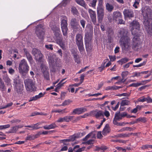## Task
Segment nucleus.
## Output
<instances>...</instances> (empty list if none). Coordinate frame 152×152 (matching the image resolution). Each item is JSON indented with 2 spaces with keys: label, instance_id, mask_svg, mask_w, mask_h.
Listing matches in <instances>:
<instances>
[{
  "label": "nucleus",
  "instance_id": "nucleus-1",
  "mask_svg": "<svg viewBox=\"0 0 152 152\" xmlns=\"http://www.w3.org/2000/svg\"><path fill=\"white\" fill-rule=\"evenodd\" d=\"M144 18L143 24L148 35H152V18H149L151 10L148 7H145L142 10Z\"/></svg>",
  "mask_w": 152,
  "mask_h": 152
},
{
  "label": "nucleus",
  "instance_id": "nucleus-2",
  "mask_svg": "<svg viewBox=\"0 0 152 152\" xmlns=\"http://www.w3.org/2000/svg\"><path fill=\"white\" fill-rule=\"evenodd\" d=\"M128 32L127 29L121 28L119 32V34L121 36L120 40V44L123 50H129L130 45V39L127 36Z\"/></svg>",
  "mask_w": 152,
  "mask_h": 152
},
{
  "label": "nucleus",
  "instance_id": "nucleus-3",
  "mask_svg": "<svg viewBox=\"0 0 152 152\" xmlns=\"http://www.w3.org/2000/svg\"><path fill=\"white\" fill-rule=\"evenodd\" d=\"M29 66L26 60L23 59L20 62L19 64L18 70L19 72L23 75H26L28 72Z\"/></svg>",
  "mask_w": 152,
  "mask_h": 152
},
{
  "label": "nucleus",
  "instance_id": "nucleus-4",
  "mask_svg": "<svg viewBox=\"0 0 152 152\" xmlns=\"http://www.w3.org/2000/svg\"><path fill=\"white\" fill-rule=\"evenodd\" d=\"M34 30L37 37L41 40H43L44 39L45 31L44 26L42 24L37 25Z\"/></svg>",
  "mask_w": 152,
  "mask_h": 152
},
{
  "label": "nucleus",
  "instance_id": "nucleus-5",
  "mask_svg": "<svg viewBox=\"0 0 152 152\" xmlns=\"http://www.w3.org/2000/svg\"><path fill=\"white\" fill-rule=\"evenodd\" d=\"M76 43L78 49L80 53H82L84 51L83 46V37L80 34H77L75 37Z\"/></svg>",
  "mask_w": 152,
  "mask_h": 152
},
{
  "label": "nucleus",
  "instance_id": "nucleus-6",
  "mask_svg": "<svg viewBox=\"0 0 152 152\" xmlns=\"http://www.w3.org/2000/svg\"><path fill=\"white\" fill-rule=\"evenodd\" d=\"M14 80V83L15 84L14 88L15 93L18 94H22L23 88V83L20 82L19 76L17 77V78H16Z\"/></svg>",
  "mask_w": 152,
  "mask_h": 152
},
{
  "label": "nucleus",
  "instance_id": "nucleus-7",
  "mask_svg": "<svg viewBox=\"0 0 152 152\" xmlns=\"http://www.w3.org/2000/svg\"><path fill=\"white\" fill-rule=\"evenodd\" d=\"M67 18L65 16L62 18L61 22V26L63 34L66 37H67V31L68 30L67 27Z\"/></svg>",
  "mask_w": 152,
  "mask_h": 152
},
{
  "label": "nucleus",
  "instance_id": "nucleus-8",
  "mask_svg": "<svg viewBox=\"0 0 152 152\" xmlns=\"http://www.w3.org/2000/svg\"><path fill=\"white\" fill-rule=\"evenodd\" d=\"M24 82L26 89L27 91L31 92L35 90V83L32 80L26 79L24 80Z\"/></svg>",
  "mask_w": 152,
  "mask_h": 152
},
{
  "label": "nucleus",
  "instance_id": "nucleus-9",
  "mask_svg": "<svg viewBox=\"0 0 152 152\" xmlns=\"http://www.w3.org/2000/svg\"><path fill=\"white\" fill-rule=\"evenodd\" d=\"M79 20L75 18H72L70 21V25L74 31H78L79 32H82V28L79 25Z\"/></svg>",
  "mask_w": 152,
  "mask_h": 152
},
{
  "label": "nucleus",
  "instance_id": "nucleus-10",
  "mask_svg": "<svg viewBox=\"0 0 152 152\" xmlns=\"http://www.w3.org/2000/svg\"><path fill=\"white\" fill-rule=\"evenodd\" d=\"M130 26L132 27L131 29L132 35L137 36L138 35L137 31L139 30L140 26L138 22L134 20L130 24Z\"/></svg>",
  "mask_w": 152,
  "mask_h": 152
},
{
  "label": "nucleus",
  "instance_id": "nucleus-11",
  "mask_svg": "<svg viewBox=\"0 0 152 152\" xmlns=\"http://www.w3.org/2000/svg\"><path fill=\"white\" fill-rule=\"evenodd\" d=\"M140 41L137 36H135L132 40V48L135 51H137L139 49Z\"/></svg>",
  "mask_w": 152,
  "mask_h": 152
},
{
  "label": "nucleus",
  "instance_id": "nucleus-12",
  "mask_svg": "<svg viewBox=\"0 0 152 152\" xmlns=\"http://www.w3.org/2000/svg\"><path fill=\"white\" fill-rule=\"evenodd\" d=\"M104 10L103 8H97V15L98 22L101 23L104 16Z\"/></svg>",
  "mask_w": 152,
  "mask_h": 152
},
{
  "label": "nucleus",
  "instance_id": "nucleus-13",
  "mask_svg": "<svg viewBox=\"0 0 152 152\" xmlns=\"http://www.w3.org/2000/svg\"><path fill=\"white\" fill-rule=\"evenodd\" d=\"M123 13L125 18H131L134 17V12L132 10L130 9H125L123 11Z\"/></svg>",
  "mask_w": 152,
  "mask_h": 152
},
{
  "label": "nucleus",
  "instance_id": "nucleus-14",
  "mask_svg": "<svg viewBox=\"0 0 152 152\" xmlns=\"http://www.w3.org/2000/svg\"><path fill=\"white\" fill-rule=\"evenodd\" d=\"M88 11L89 13L92 22L94 25H96V15L95 12L90 9H88Z\"/></svg>",
  "mask_w": 152,
  "mask_h": 152
},
{
  "label": "nucleus",
  "instance_id": "nucleus-15",
  "mask_svg": "<svg viewBox=\"0 0 152 152\" xmlns=\"http://www.w3.org/2000/svg\"><path fill=\"white\" fill-rule=\"evenodd\" d=\"M74 117L73 116H66L64 117H60L56 122L61 123L63 122H69L72 121Z\"/></svg>",
  "mask_w": 152,
  "mask_h": 152
},
{
  "label": "nucleus",
  "instance_id": "nucleus-16",
  "mask_svg": "<svg viewBox=\"0 0 152 152\" xmlns=\"http://www.w3.org/2000/svg\"><path fill=\"white\" fill-rule=\"evenodd\" d=\"M87 111V109L84 107H80L74 109L72 112V115H80Z\"/></svg>",
  "mask_w": 152,
  "mask_h": 152
},
{
  "label": "nucleus",
  "instance_id": "nucleus-17",
  "mask_svg": "<svg viewBox=\"0 0 152 152\" xmlns=\"http://www.w3.org/2000/svg\"><path fill=\"white\" fill-rule=\"evenodd\" d=\"M93 114L96 118H99L100 117H104V115L103 114V111L102 110H96L92 112Z\"/></svg>",
  "mask_w": 152,
  "mask_h": 152
},
{
  "label": "nucleus",
  "instance_id": "nucleus-18",
  "mask_svg": "<svg viewBox=\"0 0 152 152\" xmlns=\"http://www.w3.org/2000/svg\"><path fill=\"white\" fill-rule=\"evenodd\" d=\"M122 15L121 13L119 12L116 11L113 13V19L116 21L117 20H119L121 18Z\"/></svg>",
  "mask_w": 152,
  "mask_h": 152
},
{
  "label": "nucleus",
  "instance_id": "nucleus-19",
  "mask_svg": "<svg viewBox=\"0 0 152 152\" xmlns=\"http://www.w3.org/2000/svg\"><path fill=\"white\" fill-rule=\"evenodd\" d=\"M55 36L56 37V41L57 44L63 42V37L60 33H57Z\"/></svg>",
  "mask_w": 152,
  "mask_h": 152
},
{
  "label": "nucleus",
  "instance_id": "nucleus-20",
  "mask_svg": "<svg viewBox=\"0 0 152 152\" xmlns=\"http://www.w3.org/2000/svg\"><path fill=\"white\" fill-rule=\"evenodd\" d=\"M110 129L109 125L108 124H106L102 132L103 135L104 136L106 135L107 134L110 132Z\"/></svg>",
  "mask_w": 152,
  "mask_h": 152
},
{
  "label": "nucleus",
  "instance_id": "nucleus-21",
  "mask_svg": "<svg viewBox=\"0 0 152 152\" xmlns=\"http://www.w3.org/2000/svg\"><path fill=\"white\" fill-rule=\"evenodd\" d=\"M39 134H37L35 135H28L27 137H26V140H34L35 139L38 138L39 136Z\"/></svg>",
  "mask_w": 152,
  "mask_h": 152
},
{
  "label": "nucleus",
  "instance_id": "nucleus-22",
  "mask_svg": "<svg viewBox=\"0 0 152 152\" xmlns=\"http://www.w3.org/2000/svg\"><path fill=\"white\" fill-rule=\"evenodd\" d=\"M86 48L87 52H90L92 49L93 45L91 42H85Z\"/></svg>",
  "mask_w": 152,
  "mask_h": 152
},
{
  "label": "nucleus",
  "instance_id": "nucleus-23",
  "mask_svg": "<svg viewBox=\"0 0 152 152\" xmlns=\"http://www.w3.org/2000/svg\"><path fill=\"white\" fill-rule=\"evenodd\" d=\"M34 56L35 59L37 61H41L43 57V56L40 51H39V53H38L35 56Z\"/></svg>",
  "mask_w": 152,
  "mask_h": 152
},
{
  "label": "nucleus",
  "instance_id": "nucleus-24",
  "mask_svg": "<svg viewBox=\"0 0 152 152\" xmlns=\"http://www.w3.org/2000/svg\"><path fill=\"white\" fill-rule=\"evenodd\" d=\"M34 56L35 59L37 61H41L43 57V56L40 51H39V53H38L35 56Z\"/></svg>",
  "mask_w": 152,
  "mask_h": 152
},
{
  "label": "nucleus",
  "instance_id": "nucleus-25",
  "mask_svg": "<svg viewBox=\"0 0 152 152\" xmlns=\"http://www.w3.org/2000/svg\"><path fill=\"white\" fill-rule=\"evenodd\" d=\"M80 145H77L75 146L73 148V150H74V152H81L82 151L84 150L85 147H84L81 148H79Z\"/></svg>",
  "mask_w": 152,
  "mask_h": 152
},
{
  "label": "nucleus",
  "instance_id": "nucleus-26",
  "mask_svg": "<svg viewBox=\"0 0 152 152\" xmlns=\"http://www.w3.org/2000/svg\"><path fill=\"white\" fill-rule=\"evenodd\" d=\"M91 37L88 32L85 33V42H91Z\"/></svg>",
  "mask_w": 152,
  "mask_h": 152
},
{
  "label": "nucleus",
  "instance_id": "nucleus-27",
  "mask_svg": "<svg viewBox=\"0 0 152 152\" xmlns=\"http://www.w3.org/2000/svg\"><path fill=\"white\" fill-rule=\"evenodd\" d=\"M55 123H52L48 126H43V128L45 129L49 130L50 129H54L57 127Z\"/></svg>",
  "mask_w": 152,
  "mask_h": 152
},
{
  "label": "nucleus",
  "instance_id": "nucleus-28",
  "mask_svg": "<svg viewBox=\"0 0 152 152\" xmlns=\"http://www.w3.org/2000/svg\"><path fill=\"white\" fill-rule=\"evenodd\" d=\"M133 134V133L119 134H118L117 136L118 137L120 138H124L126 137H128Z\"/></svg>",
  "mask_w": 152,
  "mask_h": 152
},
{
  "label": "nucleus",
  "instance_id": "nucleus-29",
  "mask_svg": "<svg viewBox=\"0 0 152 152\" xmlns=\"http://www.w3.org/2000/svg\"><path fill=\"white\" fill-rule=\"evenodd\" d=\"M95 149L94 150V151H99L100 150L104 151L107 149V148L105 146L102 145L100 147L97 146H95Z\"/></svg>",
  "mask_w": 152,
  "mask_h": 152
},
{
  "label": "nucleus",
  "instance_id": "nucleus-30",
  "mask_svg": "<svg viewBox=\"0 0 152 152\" xmlns=\"http://www.w3.org/2000/svg\"><path fill=\"white\" fill-rule=\"evenodd\" d=\"M6 89L5 86L2 78L0 77V90L3 91Z\"/></svg>",
  "mask_w": 152,
  "mask_h": 152
},
{
  "label": "nucleus",
  "instance_id": "nucleus-31",
  "mask_svg": "<svg viewBox=\"0 0 152 152\" xmlns=\"http://www.w3.org/2000/svg\"><path fill=\"white\" fill-rule=\"evenodd\" d=\"M52 29L54 33V35H56L57 33H60V28L56 26H54L52 28Z\"/></svg>",
  "mask_w": 152,
  "mask_h": 152
},
{
  "label": "nucleus",
  "instance_id": "nucleus-32",
  "mask_svg": "<svg viewBox=\"0 0 152 152\" xmlns=\"http://www.w3.org/2000/svg\"><path fill=\"white\" fill-rule=\"evenodd\" d=\"M129 72L128 71L123 72L122 73L121 75L123 79L121 80V81L123 82H125L126 80H124V78L128 75Z\"/></svg>",
  "mask_w": 152,
  "mask_h": 152
},
{
  "label": "nucleus",
  "instance_id": "nucleus-33",
  "mask_svg": "<svg viewBox=\"0 0 152 152\" xmlns=\"http://www.w3.org/2000/svg\"><path fill=\"white\" fill-rule=\"evenodd\" d=\"M106 6L107 10L110 12H112L114 9L113 6L108 3H107Z\"/></svg>",
  "mask_w": 152,
  "mask_h": 152
},
{
  "label": "nucleus",
  "instance_id": "nucleus-34",
  "mask_svg": "<svg viewBox=\"0 0 152 152\" xmlns=\"http://www.w3.org/2000/svg\"><path fill=\"white\" fill-rule=\"evenodd\" d=\"M129 59L126 58H124L121 59L120 60L118 61V62L119 64L122 65L123 64L125 63L128 61Z\"/></svg>",
  "mask_w": 152,
  "mask_h": 152
},
{
  "label": "nucleus",
  "instance_id": "nucleus-35",
  "mask_svg": "<svg viewBox=\"0 0 152 152\" xmlns=\"http://www.w3.org/2000/svg\"><path fill=\"white\" fill-rule=\"evenodd\" d=\"M18 130L17 127L16 126H13L12 127L8 132V133H15Z\"/></svg>",
  "mask_w": 152,
  "mask_h": 152
},
{
  "label": "nucleus",
  "instance_id": "nucleus-36",
  "mask_svg": "<svg viewBox=\"0 0 152 152\" xmlns=\"http://www.w3.org/2000/svg\"><path fill=\"white\" fill-rule=\"evenodd\" d=\"M72 102V101L70 99H68L66 100L63 102L62 104H61V105H62V106L68 105Z\"/></svg>",
  "mask_w": 152,
  "mask_h": 152
},
{
  "label": "nucleus",
  "instance_id": "nucleus-37",
  "mask_svg": "<svg viewBox=\"0 0 152 152\" xmlns=\"http://www.w3.org/2000/svg\"><path fill=\"white\" fill-rule=\"evenodd\" d=\"M130 103V101L127 100H123L121 103V106H124L125 105H129Z\"/></svg>",
  "mask_w": 152,
  "mask_h": 152
},
{
  "label": "nucleus",
  "instance_id": "nucleus-38",
  "mask_svg": "<svg viewBox=\"0 0 152 152\" xmlns=\"http://www.w3.org/2000/svg\"><path fill=\"white\" fill-rule=\"evenodd\" d=\"M114 118L118 121H119L122 119L121 117V113L120 112L116 113L115 116Z\"/></svg>",
  "mask_w": 152,
  "mask_h": 152
},
{
  "label": "nucleus",
  "instance_id": "nucleus-39",
  "mask_svg": "<svg viewBox=\"0 0 152 152\" xmlns=\"http://www.w3.org/2000/svg\"><path fill=\"white\" fill-rule=\"evenodd\" d=\"M26 58L30 64H32L33 62V60L31 55L29 53L26 56Z\"/></svg>",
  "mask_w": 152,
  "mask_h": 152
},
{
  "label": "nucleus",
  "instance_id": "nucleus-40",
  "mask_svg": "<svg viewBox=\"0 0 152 152\" xmlns=\"http://www.w3.org/2000/svg\"><path fill=\"white\" fill-rule=\"evenodd\" d=\"M148 72V71H145L142 72H135L134 73V75L133 76V77H134L135 76H137V77L139 76L140 75V74H146Z\"/></svg>",
  "mask_w": 152,
  "mask_h": 152
},
{
  "label": "nucleus",
  "instance_id": "nucleus-41",
  "mask_svg": "<svg viewBox=\"0 0 152 152\" xmlns=\"http://www.w3.org/2000/svg\"><path fill=\"white\" fill-rule=\"evenodd\" d=\"M71 12L74 15H77L78 12L75 7H72L71 8Z\"/></svg>",
  "mask_w": 152,
  "mask_h": 152
},
{
  "label": "nucleus",
  "instance_id": "nucleus-42",
  "mask_svg": "<svg viewBox=\"0 0 152 152\" xmlns=\"http://www.w3.org/2000/svg\"><path fill=\"white\" fill-rule=\"evenodd\" d=\"M44 78L47 80L49 79V72L47 71H45L43 72Z\"/></svg>",
  "mask_w": 152,
  "mask_h": 152
},
{
  "label": "nucleus",
  "instance_id": "nucleus-43",
  "mask_svg": "<svg viewBox=\"0 0 152 152\" xmlns=\"http://www.w3.org/2000/svg\"><path fill=\"white\" fill-rule=\"evenodd\" d=\"M117 87L116 86H108L107 87L105 90H117Z\"/></svg>",
  "mask_w": 152,
  "mask_h": 152
},
{
  "label": "nucleus",
  "instance_id": "nucleus-44",
  "mask_svg": "<svg viewBox=\"0 0 152 152\" xmlns=\"http://www.w3.org/2000/svg\"><path fill=\"white\" fill-rule=\"evenodd\" d=\"M137 122L140 121L144 123L147 121L146 118L144 117L139 118L137 119Z\"/></svg>",
  "mask_w": 152,
  "mask_h": 152
},
{
  "label": "nucleus",
  "instance_id": "nucleus-45",
  "mask_svg": "<svg viewBox=\"0 0 152 152\" xmlns=\"http://www.w3.org/2000/svg\"><path fill=\"white\" fill-rule=\"evenodd\" d=\"M108 60V59H107L105 60L104 61V63L103 64H102V66H101L99 67H98V69L99 70L100 72H102V71L104 69V65L105 63Z\"/></svg>",
  "mask_w": 152,
  "mask_h": 152
},
{
  "label": "nucleus",
  "instance_id": "nucleus-46",
  "mask_svg": "<svg viewBox=\"0 0 152 152\" xmlns=\"http://www.w3.org/2000/svg\"><path fill=\"white\" fill-rule=\"evenodd\" d=\"M76 1L77 4L83 7L86 6V3L83 0H76Z\"/></svg>",
  "mask_w": 152,
  "mask_h": 152
},
{
  "label": "nucleus",
  "instance_id": "nucleus-47",
  "mask_svg": "<svg viewBox=\"0 0 152 152\" xmlns=\"http://www.w3.org/2000/svg\"><path fill=\"white\" fill-rule=\"evenodd\" d=\"M143 84L142 83H132V84H130L129 85V86H133L134 87H137L138 86H141Z\"/></svg>",
  "mask_w": 152,
  "mask_h": 152
},
{
  "label": "nucleus",
  "instance_id": "nucleus-48",
  "mask_svg": "<svg viewBox=\"0 0 152 152\" xmlns=\"http://www.w3.org/2000/svg\"><path fill=\"white\" fill-rule=\"evenodd\" d=\"M77 138V136L76 134H74L71 136L69 138L68 140H66L67 141H69V142L71 141H74Z\"/></svg>",
  "mask_w": 152,
  "mask_h": 152
},
{
  "label": "nucleus",
  "instance_id": "nucleus-49",
  "mask_svg": "<svg viewBox=\"0 0 152 152\" xmlns=\"http://www.w3.org/2000/svg\"><path fill=\"white\" fill-rule=\"evenodd\" d=\"M40 124L39 123H38L36 124H32L31 128H32V130H36L40 128V127H38V126Z\"/></svg>",
  "mask_w": 152,
  "mask_h": 152
},
{
  "label": "nucleus",
  "instance_id": "nucleus-50",
  "mask_svg": "<svg viewBox=\"0 0 152 152\" xmlns=\"http://www.w3.org/2000/svg\"><path fill=\"white\" fill-rule=\"evenodd\" d=\"M65 80V79H63L61 81L57 84V88H60L63 86L64 84L65 83V82L62 83V82Z\"/></svg>",
  "mask_w": 152,
  "mask_h": 152
},
{
  "label": "nucleus",
  "instance_id": "nucleus-51",
  "mask_svg": "<svg viewBox=\"0 0 152 152\" xmlns=\"http://www.w3.org/2000/svg\"><path fill=\"white\" fill-rule=\"evenodd\" d=\"M40 51L36 48H34L32 50V54L34 56H35L38 53H39Z\"/></svg>",
  "mask_w": 152,
  "mask_h": 152
},
{
  "label": "nucleus",
  "instance_id": "nucleus-52",
  "mask_svg": "<svg viewBox=\"0 0 152 152\" xmlns=\"http://www.w3.org/2000/svg\"><path fill=\"white\" fill-rule=\"evenodd\" d=\"M86 23V20L84 19H82L80 20V23L83 28H85Z\"/></svg>",
  "mask_w": 152,
  "mask_h": 152
},
{
  "label": "nucleus",
  "instance_id": "nucleus-53",
  "mask_svg": "<svg viewBox=\"0 0 152 152\" xmlns=\"http://www.w3.org/2000/svg\"><path fill=\"white\" fill-rule=\"evenodd\" d=\"M73 57L75 62H76L77 64L80 63V61L78 55H76V56H74Z\"/></svg>",
  "mask_w": 152,
  "mask_h": 152
},
{
  "label": "nucleus",
  "instance_id": "nucleus-54",
  "mask_svg": "<svg viewBox=\"0 0 152 152\" xmlns=\"http://www.w3.org/2000/svg\"><path fill=\"white\" fill-rule=\"evenodd\" d=\"M10 126V125L9 124H7L4 125L0 126V129L2 130L9 128Z\"/></svg>",
  "mask_w": 152,
  "mask_h": 152
},
{
  "label": "nucleus",
  "instance_id": "nucleus-55",
  "mask_svg": "<svg viewBox=\"0 0 152 152\" xmlns=\"http://www.w3.org/2000/svg\"><path fill=\"white\" fill-rule=\"evenodd\" d=\"M140 1V0H135L133 4V7L135 8H137L138 7L137 6L139 5Z\"/></svg>",
  "mask_w": 152,
  "mask_h": 152
},
{
  "label": "nucleus",
  "instance_id": "nucleus-56",
  "mask_svg": "<svg viewBox=\"0 0 152 152\" xmlns=\"http://www.w3.org/2000/svg\"><path fill=\"white\" fill-rule=\"evenodd\" d=\"M146 64V61H144L142 63H141L139 64L138 65H133V67H141V66H143L145 65Z\"/></svg>",
  "mask_w": 152,
  "mask_h": 152
},
{
  "label": "nucleus",
  "instance_id": "nucleus-57",
  "mask_svg": "<svg viewBox=\"0 0 152 152\" xmlns=\"http://www.w3.org/2000/svg\"><path fill=\"white\" fill-rule=\"evenodd\" d=\"M96 2L97 0H93L90 3V6L93 8L95 7Z\"/></svg>",
  "mask_w": 152,
  "mask_h": 152
},
{
  "label": "nucleus",
  "instance_id": "nucleus-58",
  "mask_svg": "<svg viewBox=\"0 0 152 152\" xmlns=\"http://www.w3.org/2000/svg\"><path fill=\"white\" fill-rule=\"evenodd\" d=\"M71 53L73 57L76 56V55H78L77 53V50L76 49L72 50Z\"/></svg>",
  "mask_w": 152,
  "mask_h": 152
},
{
  "label": "nucleus",
  "instance_id": "nucleus-59",
  "mask_svg": "<svg viewBox=\"0 0 152 152\" xmlns=\"http://www.w3.org/2000/svg\"><path fill=\"white\" fill-rule=\"evenodd\" d=\"M94 140H90L86 142H83V143L88 145H91L93 144L94 143Z\"/></svg>",
  "mask_w": 152,
  "mask_h": 152
},
{
  "label": "nucleus",
  "instance_id": "nucleus-60",
  "mask_svg": "<svg viewBox=\"0 0 152 152\" xmlns=\"http://www.w3.org/2000/svg\"><path fill=\"white\" fill-rule=\"evenodd\" d=\"M147 98L144 97H142L138 99V101L139 102H144L145 101H146Z\"/></svg>",
  "mask_w": 152,
  "mask_h": 152
},
{
  "label": "nucleus",
  "instance_id": "nucleus-61",
  "mask_svg": "<svg viewBox=\"0 0 152 152\" xmlns=\"http://www.w3.org/2000/svg\"><path fill=\"white\" fill-rule=\"evenodd\" d=\"M148 148H152V145H143L141 148L143 149H148Z\"/></svg>",
  "mask_w": 152,
  "mask_h": 152
},
{
  "label": "nucleus",
  "instance_id": "nucleus-62",
  "mask_svg": "<svg viewBox=\"0 0 152 152\" xmlns=\"http://www.w3.org/2000/svg\"><path fill=\"white\" fill-rule=\"evenodd\" d=\"M103 113L104 116L105 115L107 118L110 115V113L107 110H105L104 112L103 111Z\"/></svg>",
  "mask_w": 152,
  "mask_h": 152
},
{
  "label": "nucleus",
  "instance_id": "nucleus-63",
  "mask_svg": "<svg viewBox=\"0 0 152 152\" xmlns=\"http://www.w3.org/2000/svg\"><path fill=\"white\" fill-rule=\"evenodd\" d=\"M92 134V133H89L83 139V140L85 141H86L90 137Z\"/></svg>",
  "mask_w": 152,
  "mask_h": 152
},
{
  "label": "nucleus",
  "instance_id": "nucleus-64",
  "mask_svg": "<svg viewBox=\"0 0 152 152\" xmlns=\"http://www.w3.org/2000/svg\"><path fill=\"white\" fill-rule=\"evenodd\" d=\"M61 48L64 50L65 49V45L63 42L58 44Z\"/></svg>",
  "mask_w": 152,
  "mask_h": 152
}]
</instances>
